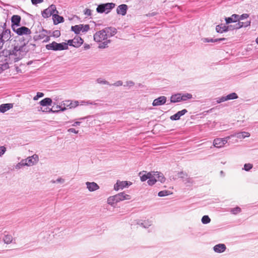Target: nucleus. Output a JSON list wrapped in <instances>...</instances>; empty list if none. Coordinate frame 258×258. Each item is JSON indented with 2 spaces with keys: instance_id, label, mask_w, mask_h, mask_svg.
<instances>
[{
  "instance_id": "obj_23",
  "label": "nucleus",
  "mask_w": 258,
  "mask_h": 258,
  "mask_svg": "<svg viewBox=\"0 0 258 258\" xmlns=\"http://www.w3.org/2000/svg\"><path fill=\"white\" fill-rule=\"evenodd\" d=\"M239 15L233 14L230 17L226 18L225 21L227 24L231 23L237 22L238 21Z\"/></svg>"
},
{
  "instance_id": "obj_25",
  "label": "nucleus",
  "mask_w": 258,
  "mask_h": 258,
  "mask_svg": "<svg viewBox=\"0 0 258 258\" xmlns=\"http://www.w3.org/2000/svg\"><path fill=\"white\" fill-rule=\"evenodd\" d=\"M231 136L236 137L239 139H244L245 138L249 137L250 136V134L248 132H243L232 135Z\"/></svg>"
},
{
  "instance_id": "obj_15",
  "label": "nucleus",
  "mask_w": 258,
  "mask_h": 258,
  "mask_svg": "<svg viewBox=\"0 0 258 258\" xmlns=\"http://www.w3.org/2000/svg\"><path fill=\"white\" fill-rule=\"evenodd\" d=\"M137 224L144 228H148L153 224V221L151 219L139 220Z\"/></svg>"
},
{
  "instance_id": "obj_47",
  "label": "nucleus",
  "mask_w": 258,
  "mask_h": 258,
  "mask_svg": "<svg viewBox=\"0 0 258 258\" xmlns=\"http://www.w3.org/2000/svg\"><path fill=\"white\" fill-rule=\"evenodd\" d=\"M61 105H62V106L63 107H64L66 108V109L68 107L70 108V100H65V101H62L61 104Z\"/></svg>"
},
{
  "instance_id": "obj_26",
  "label": "nucleus",
  "mask_w": 258,
  "mask_h": 258,
  "mask_svg": "<svg viewBox=\"0 0 258 258\" xmlns=\"http://www.w3.org/2000/svg\"><path fill=\"white\" fill-rule=\"evenodd\" d=\"M14 238L12 235L10 234H5L3 240L5 243L9 244L13 242Z\"/></svg>"
},
{
  "instance_id": "obj_31",
  "label": "nucleus",
  "mask_w": 258,
  "mask_h": 258,
  "mask_svg": "<svg viewBox=\"0 0 258 258\" xmlns=\"http://www.w3.org/2000/svg\"><path fill=\"white\" fill-rule=\"evenodd\" d=\"M51 103L52 100L50 98H45L40 102V104L43 106L51 105Z\"/></svg>"
},
{
  "instance_id": "obj_42",
  "label": "nucleus",
  "mask_w": 258,
  "mask_h": 258,
  "mask_svg": "<svg viewBox=\"0 0 258 258\" xmlns=\"http://www.w3.org/2000/svg\"><path fill=\"white\" fill-rule=\"evenodd\" d=\"M65 181V180L64 179L61 178V177H59V178H58L57 179H56V180H52L51 181V182L52 183H63Z\"/></svg>"
},
{
  "instance_id": "obj_6",
  "label": "nucleus",
  "mask_w": 258,
  "mask_h": 258,
  "mask_svg": "<svg viewBox=\"0 0 258 258\" xmlns=\"http://www.w3.org/2000/svg\"><path fill=\"white\" fill-rule=\"evenodd\" d=\"M58 13V11L56 9V7L55 5H51L48 8L45 9L42 12V16L44 18H48L49 17L55 15V13Z\"/></svg>"
},
{
  "instance_id": "obj_29",
  "label": "nucleus",
  "mask_w": 258,
  "mask_h": 258,
  "mask_svg": "<svg viewBox=\"0 0 258 258\" xmlns=\"http://www.w3.org/2000/svg\"><path fill=\"white\" fill-rule=\"evenodd\" d=\"M180 100L181 101H185L192 98V95L190 93H180Z\"/></svg>"
},
{
  "instance_id": "obj_2",
  "label": "nucleus",
  "mask_w": 258,
  "mask_h": 258,
  "mask_svg": "<svg viewBox=\"0 0 258 258\" xmlns=\"http://www.w3.org/2000/svg\"><path fill=\"white\" fill-rule=\"evenodd\" d=\"M28 51L25 45L16 46L12 52L9 53V59L10 63L17 62L22 59Z\"/></svg>"
},
{
  "instance_id": "obj_58",
  "label": "nucleus",
  "mask_w": 258,
  "mask_h": 258,
  "mask_svg": "<svg viewBox=\"0 0 258 258\" xmlns=\"http://www.w3.org/2000/svg\"><path fill=\"white\" fill-rule=\"evenodd\" d=\"M112 85L117 86V87L121 86L123 85V83L121 81H116V82H115L114 84H113Z\"/></svg>"
},
{
  "instance_id": "obj_41",
  "label": "nucleus",
  "mask_w": 258,
  "mask_h": 258,
  "mask_svg": "<svg viewBox=\"0 0 258 258\" xmlns=\"http://www.w3.org/2000/svg\"><path fill=\"white\" fill-rule=\"evenodd\" d=\"M230 211L233 214L236 215L238 213H239L241 212V209L239 207H236L234 208H231L230 210Z\"/></svg>"
},
{
  "instance_id": "obj_30",
  "label": "nucleus",
  "mask_w": 258,
  "mask_h": 258,
  "mask_svg": "<svg viewBox=\"0 0 258 258\" xmlns=\"http://www.w3.org/2000/svg\"><path fill=\"white\" fill-rule=\"evenodd\" d=\"M117 203L115 195L110 196L107 199V204L112 207H114V205Z\"/></svg>"
},
{
  "instance_id": "obj_54",
  "label": "nucleus",
  "mask_w": 258,
  "mask_h": 258,
  "mask_svg": "<svg viewBox=\"0 0 258 258\" xmlns=\"http://www.w3.org/2000/svg\"><path fill=\"white\" fill-rule=\"evenodd\" d=\"M249 17L248 14H243L241 15H239L238 21H240V20H244L245 19Z\"/></svg>"
},
{
  "instance_id": "obj_7",
  "label": "nucleus",
  "mask_w": 258,
  "mask_h": 258,
  "mask_svg": "<svg viewBox=\"0 0 258 258\" xmlns=\"http://www.w3.org/2000/svg\"><path fill=\"white\" fill-rule=\"evenodd\" d=\"M90 29L89 25H77L72 26L71 30L76 34H79L81 31L83 32H87Z\"/></svg>"
},
{
  "instance_id": "obj_27",
  "label": "nucleus",
  "mask_w": 258,
  "mask_h": 258,
  "mask_svg": "<svg viewBox=\"0 0 258 258\" xmlns=\"http://www.w3.org/2000/svg\"><path fill=\"white\" fill-rule=\"evenodd\" d=\"M74 41L75 42L74 47H79L83 43V40L80 37H76L74 38Z\"/></svg>"
},
{
  "instance_id": "obj_11",
  "label": "nucleus",
  "mask_w": 258,
  "mask_h": 258,
  "mask_svg": "<svg viewBox=\"0 0 258 258\" xmlns=\"http://www.w3.org/2000/svg\"><path fill=\"white\" fill-rule=\"evenodd\" d=\"M14 30L19 35H28L31 33L30 29L25 26L18 28L16 30L14 28Z\"/></svg>"
},
{
  "instance_id": "obj_55",
  "label": "nucleus",
  "mask_w": 258,
  "mask_h": 258,
  "mask_svg": "<svg viewBox=\"0 0 258 258\" xmlns=\"http://www.w3.org/2000/svg\"><path fill=\"white\" fill-rule=\"evenodd\" d=\"M231 137V135L230 136H227L226 138L222 139V142L223 146L227 143L228 140H229Z\"/></svg>"
},
{
  "instance_id": "obj_36",
  "label": "nucleus",
  "mask_w": 258,
  "mask_h": 258,
  "mask_svg": "<svg viewBox=\"0 0 258 258\" xmlns=\"http://www.w3.org/2000/svg\"><path fill=\"white\" fill-rule=\"evenodd\" d=\"M183 181L184 182V184H186L187 186H190L192 185L194 183V180L192 178L190 177H186Z\"/></svg>"
},
{
  "instance_id": "obj_19",
  "label": "nucleus",
  "mask_w": 258,
  "mask_h": 258,
  "mask_svg": "<svg viewBox=\"0 0 258 258\" xmlns=\"http://www.w3.org/2000/svg\"><path fill=\"white\" fill-rule=\"evenodd\" d=\"M86 185L87 186V189L90 191H94L97 190L99 188V185L94 182H86Z\"/></svg>"
},
{
  "instance_id": "obj_22",
  "label": "nucleus",
  "mask_w": 258,
  "mask_h": 258,
  "mask_svg": "<svg viewBox=\"0 0 258 258\" xmlns=\"http://www.w3.org/2000/svg\"><path fill=\"white\" fill-rule=\"evenodd\" d=\"M140 178L142 181H145L147 179L150 180L151 175L150 172H147V171H143L140 173Z\"/></svg>"
},
{
  "instance_id": "obj_44",
  "label": "nucleus",
  "mask_w": 258,
  "mask_h": 258,
  "mask_svg": "<svg viewBox=\"0 0 258 258\" xmlns=\"http://www.w3.org/2000/svg\"><path fill=\"white\" fill-rule=\"evenodd\" d=\"M170 194V191H168V190H162V191H160L158 192V196L159 197H164V196H168Z\"/></svg>"
},
{
  "instance_id": "obj_12",
  "label": "nucleus",
  "mask_w": 258,
  "mask_h": 258,
  "mask_svg": "<svg viewBox=\"0 0 258 258\" xmlns=\"http://www.w3.org/2000/svg\"><path fill=\"white\" fill-rule=\"evenodd\" d=\"M167 98L164 96H161L154 100L152 105L153 106H158L164 105L166 102Z\"/></svg>"
},
{
  "instance_id": "obj_20",
  "label": "nucleus",
  "mask_w": 258,
  "mask_h": 258,
  "mask_svg": "<svg viewBox=\"0 0 258 258\" xmlns=\"http://www.w3.org/2000/svg\"><path fill=\"white\" fill-rule=\"evenodd\" d=\"M127 9V7L126 5H121L119 6L116 9L117 13L118 14H120L122 16H124L126 13Z\"/></svg>"
},
{
  "instance_id": "obj_59",
  "label": "nucleus",
  "mask_w": 258,
  "mask_h": 258,
  "mask_svg": "<svg viewBox=\"0 0 258 258\" xmlns=\"http://www.w3.org/2000/svg\"><path fill=\"white\" fill-rule=\"evenodd\" d=\"M74 43H75V42L74 41V39H71V40H69L68 41V43H66V44H67V46H68V45L74 46Z\"/></svg>"
},
{
  "instance_id": "obj_24",
  "label": "nucleus",
  "mask_w": 258,
  "mask_h": 258,
  "mask_svg": "<svg viewBox=\"0 0 258 258\" xmlns=\"http://www.w3.org/2000/svg\"><path fill=\"white\" fill-rule=\"evenodd\" d=\"M180 93H176L171 96L170 101L171 103H177L181 101Z\"/></svg>"
},
{
  "instance_id": "obj_60",
  "label": "nucleus",
  "mask_w": 258,
  "mask_h": 258,
  "mask_svg": "<svg viewBox=\"0 0 258 258\" xmlns=\"http://www.w3.org/2000/svg\"><path fill=\"white\" fill-rule=\"evenodd\" d=\"M85 14L86 15V16H91V10L89 9H85Z\"/></svg>"
},
{
  "instance_id": "obj_45",
  "label": "nucleus",
  "mask_w": 258,
  "mask_h": 258,
  "mask_svg": "<svg viewBox=\"0 0 258 258\" xmlns=\"http://www.w3.org/2000/svg\"><path fill=\"white\" fill-rule=\"evenodd\" d=\"M55 108H56V110L55 111H56V112H58V111H64V110H66V108L64 107H63L62 106V105H61V104L57 105L55 106Z\"/></svg>"
},
{
  "instance_id": "obj_8",
  "label": "nucleus",
  "mask_w": 258,
  "mask_h": 258,
  "mask_svg": "<svg viewBox=\"0 0 258 258\" xmlns=\"http://www.w3.org/2000/svg\"><path fill=\"white\" fill-rule=\"evenodd\" d=\"M24 160L26 166H31L37 163L39 161V157L37 154H34Z\"/></svg>"
},
{
  "instance_id": "obj_28",
  "label": "nucleus",
  "mask_w": 258,
  "mask_h": 258,
  "mask_svg": "<svg viewBox=\"0 0 258 258\" xmlns=\"http://www.w3.org/2000/svg\"><path fill=\"white\" fill-rule=\"evenodd\" d=\"M57 14L58 13H56L53 17V22L55 24H57L63 22V18L61 16H59Z\"/></svg>"
},
{
  "instance_id": "obj_18",
  "label": "nucleus",
  "mask_w": 258,
  "mask_h": 258,
  "mask_svg": "<svg viewBox=\"0 0 258 258\" xmlns=\"http://www.w3.org/2000/svg\"><path fill=\"white\" fill-rule=\"evenodd\" d=\"M216 30L218 33H222L224 32L231 30V26H226L223 24L218 25L216 27Z\"/></svg>"
},
{
  "instance_id": "obj_13",
  "label": "nucleus",
  "mask_w": 258,
  "mask_h": 258,
  "mask_svg": "<svg viewBox=\"0 0 258 258\" xmlns=\"http://www.w3.org/2000/svg\"><path fill=\"white\" fill-rule=\"evenodd\" d=\"M237 23H236L234 25H229V26H231V30L234 29H237L242 28V27H247L250 25V22L246 21L245 22H240L239 21H237Z\"/></svg>"
},
{
  "instance_id": "obj_40",
  "label": "nucleus",
  "mask_w": 258,
  "mask_h": 258,
  "mask_svg": "<svg viewBox=\"0 0 258 258\" xmlns=\"http://www.w3.org/2000/svg\"><path fill=\"white\" fill-rule=\"evenodd\" d=\"M201 221L204 224H207L210 222L211 219L208 216L205 215L202 217Z\"/></svg>"
},
{
  "instance_id": "obj_62",
  "label": "nucleus",
  "mask_w": 258,
  "mask_h": 258,
  "mask_svg": "<svg viewBox=\"0 0 258 258\" xmlns=\"http://www.w3.org/2000/svg\"><path fill=\"white\" fill-rule=\"evenodd\" d=\"M60 33L58 30H56L53 32V36L58 37L60 36Z\"/></svg>"
},
{
  "instance_id": "obj_53",
  "label": "nucleus",
  "mask_w": 258,
  "mask_h": 258,
  "mask_svg": "<svg viewBox=\"0 0 258 258\" xmlns=\"http://www.w3.org/2000/svg\"><path fill=\"white\" fill-rule=\"evenodd\" d=\"M44 96V94L41 92H38L37 95L34 97V100H37L39 98L42 97Z\"/></svg>"
},
{
  "instance_id": "obj_5",
  "label": "nucleus",
  "mask_w": 258,
  "mask_h": 258,
  "mask_svg": "<svg viewBox=\"0 0 258 258\" xmlns=\"http://www.w3.org/2000/svg\"><path fill=\"white\" fill-rule=\"evenodd\" d=\"M114 7L115 4L112 3L101 4L98 6L96 11L99 13H108Z\"/></svg>"
},
{
  "instance_id": "obj_64",
  "label": "nucleus",
  "mask_w": 258,
  "mask_h": 258,
  "mask_svg": "<svg viewBox=\"0 0 258 258\" xmlns=\"http://www.w3.org/2000/svg\"><path fill=\"white\" fill-rule=\"evenodd\" d=\"M81 123V121H76L72 124L73 126H76L77 125H79Z\"/></svg>"
},
{
  "instance_id": "obj_16",
  "label": "nucleus",
  "mask_w": 258,
  "mask_h": 258,
  "mask_svg": "<svg viewBox=\"0 0 258 258\" xmlns=\"http://www.w3.org/2000/svg\"><path fill=\"white\" fill-rule=\"evenodd\" d=\"M213 248V250L216 253H222L226 250V246L223 243H219L215 245Z\"/></svg>"
},
{
  "instance_id": "obj_37",
  "label": "nucleus",
  "mask_w": 258,
  "mask_h": 258,
  "mask_svg": "<svg viewBox=\"0 0 258 258\" xmlns=\"http://www.w3.org/2000/svg\"><path fill=\"white\" fill-rule=\"evenodd\" d=\"M9 68L8 62L0 64V74Z\"/></svg>"
},
{
  "instance_id": "obj_14",
  "label": "nucleus",
  "mask_w": 258,
  "mask_h": 258,
  "mask_svg": "<svg viewBox=\"0 0 258 258\" xmlns=\"http://www.w3.org/2000/svg\"><path fill=\"white\" fill-rule=\"evenodd\" d=\"M151 175L150 180H148V183L150 185L154 184L157 181L158 178L159 172L158 171H152L150 172Z\"/></svg>"
},
{
  "instance_id": "obj_51",
  "label": "nucleus",
  "mask_w": 258,
  "mask_h": 258,
  "mask_svg": "<svg viewBox=\"0 0 258 258\" xmlns=\"http://www.w3.org/2000/svg\"><path fill=\"white\" fill-rule=\"evenodd\" d=\"M24 166H26V165H25V164L24 160L23 159V160H22L20 162H19V163H18L16 165V169H20V168H21V167Z\"/></svg>"
},
{
  "instance_id": "obj_17",
  "label": "nucleus",
  "mask_w": 258,
  "mask_h": 258,
  "mask_svg": "<svg viewBox=\"0 0 258 258\" xmlns=\"http://www.w3.org/2000/svg\"><path fill=\"white\" fill-rule=\"evenodd\" d=\"M187 112V110L185 109H184L181 111H178L175 114L171 115L170 117V119L172 120H178L180 119V118L181 116L184 115Z\"/></svg>"
},
{
  "instance_id": "obj_33",
  "label": "nucleus",
  "mask_w": 258,
  "mask_h": 258,
  "mask_svg": "<svg viewBox=\"0 0 258 258\" xmlns=\"http://www.w3.org/2000/svg\"><path fill=\"white\" fill-rule=\"evenodd\" d=\"M213 146L216 148H221L223 147L222 142L221 138H217L215 139L213 141Z\"/></svg>"
},
{
  "instance_id": "obj_10",
  "label": "nucleus",
  "mask_w": 258,
  "mask_h": 258,
  "mask_svg": "<svg viewBox=\"0 0 258 258\" xmlns=\"http://www.w3.org/2000/svg\"><path fill=\"white\" fill-rule=\"evenodd\" d=\"M117 202H120L124 200H130L132 197L130 195L122 192L115 195Z\"/></svg>"
},
{
  "instance_id": "obj_32",
  "label": "nucleus",
  "mask_w": 258,
  "mask_h": 258,
  "mask_svg": "<svg viewBox=\"0 0 258 258\" xmlns=\"http://www.w3.org/2000/svg\"><path fill=\"white\" fill-rule=\"evenodd\" d=\"M11 20L13 24L19 26L21 21V17L19 15H14L12 16Z\"/></svg>"
},
{
  "instance_id": "obj_48",
  "label": "nucleus",
  "mask_w": 258,
  "mask_h": 258,
  "mask_svg": "<svg viewBox=\"0 0 258 258\" xmlns=\"http://www.w3.org/2000/svg\"><path fill=\"white\" fill-rule=\"evenodd\" d=\"M97 82L101 84L109 85V83L108 81L101 78L98 79L97 80Z\"/></svg>"
},
{
  "instance_id": "obj_9",
  "label": "nucleus",
  "mask_w": 258,
  "mask_h": 258,
  "mask_svg": "<svg viewBox=\"0 0 258 258\" xmlns=\"http://www.w3.org/2000/svg\"><path fill=\"white\" fill-rule=\"evenodd\" d=\"M131 184L132 183L131 182H128L127 181L117 180L116 183L114 185V190L117 191L120 189H122L125 187H127Z\"/></svg>"
},
{
  "instance_id": "obj_61",
  "label": "nucleus",
  "mask_w": 258,
  "mask_h": 258,
  "mask_svg": "<svg viewBox=\"0 0 258 258\" xmlns=\"http://www.w3.org/2000/svg\"><path fill=\"white\" fill-rule=\"evenodd\" d=\"M43 2V0H31V2L33 5H36L37 4L41 3Z\"/></svg>"
},
{
  "instance_id": "obj_35",
  "label": "nucleus",
  "mask_w": 258,
  "mask_h": 258,
  "mask_svg": "<svg viewBox=\"0 0 258 258\" xmlns=\"http://www.w3.org/2000/svg\"><path fill=\"white\" fill-rule=\"evenodd\" d=\"M238 98L237 95L235 93H230L225 96L226 100H232L237 99Z\"/></svg>"
},
{
  "instance_id": "obj_52",
  "label": "nucleus",
  "mask_w": 258,
  "mask_h": 258,
  "mask_svg": "<svg viewBox=\"0 0 258 258\" xmlns=\"http://www.w3.org/2000/svg\"><path fill=\"white\" fill-rule=\"evenodd\" d=\"M135 85V83L132 81H127L125 82V84L124 85V86L127 87H133Z\"/></svg>"
},
{
  "instance_id": "obj_39",
  "label": "nucleus",
  "mask_w": 258,
  "mask_h": 258,
  "mask_svg": "<svg viewBox=\"0 0 258 258\" xmlns=\"http://www.w3.org/2000/svg\"><path fill=\"white\" fill-rule=\"evenodd\" d=\"M94 101L82 100L80 101V105H96Z\"/></svg>"
},
{
  "instance_id": "obj_38",
  "label": "nucleus",
  "mask_w": 258,
  "mask_h": 258,
  "mask_svg": "<svg viewBox=\"0 0 258 258\" xmlns=\"http://www.w3.org/2000/svg\"><path fill=\"white\" fill-rule=\"evenodd\" d=\"M70 108H75L80 105V101L70 100Z\"/></svg>"
},
{
  "instance_id": "obj_50",
  "label": "nucleus",
  "mask_w": 258,
  "mask_h": 258,
  "mask_svg": "<svg viewBox=\"0 0 258 258\" xmlns=\"http://www.w3.org/2000/svg\"><path fill=\"white\" fill-rule=\"evenodd\" d=\"M24 166H26V165H25V164L24 160L23 159V160H22L20 162H19V163H18L16 165V169H20V168H21V167Z\"/></svg>"
},
{
  "instance_id": "obj_43",
  "label": "nucleus",
  "mask_w": 258,
  "mask_h": 258,
  "mask_svg": "<svg viewBox=\"0 0 258 258\" xmlns=\"http://www.w3.org/2000/svg\"><path fill=\"white\" fill-rule=\"evenodd\" d=\"M166 180V178L164 176L163 174L159 172L158 178L157 181L161 182V183H164Z\"/></svg>"
},
{
  "instance_id": "obj_3",
  "label": "nucleus",
  "mask_w": 258,
  "mask_h": 258,
  "mask_svg": "<svg viewBox=\"0 0 258 258\" xmlns=\"http://www.w3.org/2000/svg\"><path fill=\"white\" fill-rule=\"evenodd\" d=\"M46 48L48 50L57 51L68 49V46H67V44L65 42L57 43L56 42L53 41L52 43L46 45Z\"/></svg>"
},
{
  "instance_id": "obj_4",
  "label": "nucleus",
  "mask_w": 258,
  "mask_h": 258,
  "mask_svg": "<svg viewBox=\"0 0 258 258\" xmlns=\"http://www.w3.org/2000/svg\"><path fill=\"white\" fill-rule=\"evenodd\" d=\"M5 26L6 24H4V26L0 27V39L4 42L9 40L11 37L10 30L6 29L4 27Z\"/></svg>"
},
{
  "instance_id": "obj_34",
  "label": "nucleus",
  "mask_w": 258,
  "mask_h": 258,
  "mask_svg": "<svg viewBox=\"0 0 258 258\" xmlns=\"http://www.w3.org/2000/svg\"><path fill=\"white\" fill-rule=\"evenodd\" d=\"M225 39V38H219V39H212V38H206L204 39L203 41L204 42H216L218 41L224 40Z\"/></svg>"
},
{
  "instance_id": "obj_49",
  "label": "nucleus",
  "mask_w": 258,
  "mask_h": 258,
  "mask_svg": "<svg viewBox=\"0 0 258 258\" xmlns=\"http://www.w3.org/2000/svg\"><path fill=\"white\" fill-rule=\"evenodd\" d=\"M252 168V165L250 163H247L245 164L244 165V167L243 169L245 170V171H249L250 169H251Z\"/></svg>"
},
{
  "instance_id": "obj_21",
  "label": "nucleus",
  "mask_w": 258,
  "mask_h": 258,
  "mask_svg": "<svg viewBox=\"0 0 258 258\" xmlns=\"http://www.w3.org/2000/svg\"><path fill=\"white\" fill-rule=\"evenodd\" d=\"M13 103L3 104L0 105V112L5 113L13 107Z\"/></svg>"
},
{
  "instance_id": "obj_1",
  "label": "nucleus",
  "mask_w": 258,
  "mask_h": 258,
  "mask_svg": "<svg viewBox=\"0 0 258 258\" xmlns=\"http://www.w3.org/2000/svg\"><path fill=\"white\" fill-rule=\"evenodd\" d=\"M116 33V30L114 28L107 27L96 32L94 35V40L96 42L100 43L98 46L99 48H105L110 43L109 38Z\"/></svg>"
},
{
  "instance_id": "obj_57",
  "label": "nucleus",
  "mask_w": 258,
  "mask_h": 258,
  "mask_svg": "<svg viewBox=\"0 0 258 258\" xmlns=\"http://www.w3.org/2000/svg\"><path fill=\"white\" fill-rule=\"evenodd\" d=\"M6 151V148L4 146L0 147V157H1Z\"/></svg>"
},
{
  "instance_id": "obj_46",
  "label": "nucleus",
  "mask_w": 258,
  "mask_h": 258,
  "mask_svg": "<svg viewBox=\"0 0 258 258\" xmlns=\"http://www.w3.org/2000/svg\"><path fill=\"white\" fill-rule=\"evenodd\" d=\"M178 177L180 178L185 179L187 177V174L185 172H183V171L179 172L177 173Z\"/></svg>"
},
{
  "instance_id": "obj_63",
  "label": "nucleus",
  "mask_w": 258,
  "mask_h": 258,
  "mask_svg": "<svg viewBox=\"0 0 258 258\" xmlns=\"http://www.w3.org/2000/svg\"><path fill=\"white\" fill-rule=\"evenodd\" d=\"M68 132H70V133H73L75 134H78L79 132L78 131H76L75 128H69L68 130Z\"/></svg>"
},
{
  "instance_id": "obj_56",
  "label": "nucleus",
  "mask_w": 258,
  "mask_h": 258,
  "mask_svg": "<svg viewBox=\"0 0 258 258\" xmlns=\"http://www.w3.org/2000/svg\"><path fill=\"white\" fill-rule=\"evenodd\" d=\"M225 96H222L221 97L217 99V102L220 103L224 101H226Z\"/></svg>"
}]
</instances>
